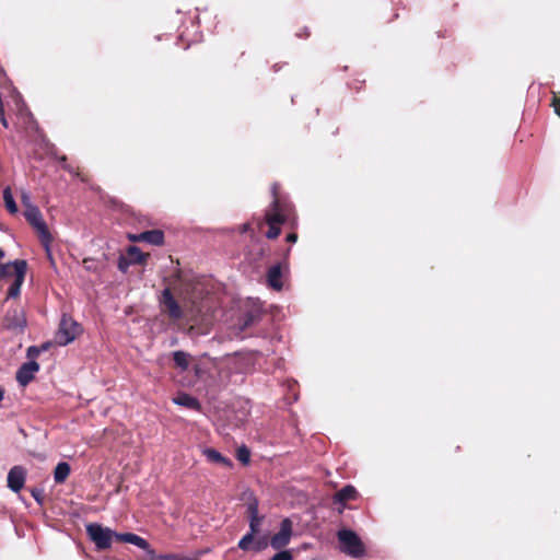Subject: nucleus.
Instances as JSON below:
<instances>
[{"label":"nucleus","mask_w":560,"mask_h":560,"mask_svg":"<svg viewBox=\"0 0 560 560\" xmlns=\"http://www.w3.org/2000/svg\"><path fill=\"white\" fill-rule=\"evenodd\" d=\"M551 106L555 113L560 117V92H552Z\"/></svg>","instance_id":"33"},{"label":"nucleus","mask_w":560,"mask_h":560,"mask_svg":"<svg viewBox=\"0 0 560 560\" xmlns=\"http://www.w3.org/2000/svg\"><path fill=\"white\" fill-rule=\"evenodd\" d=\"M140 240L151 245L161 246L164 243V233L161 230H150L140 233Z\"/></svg>","instance_id":"19"},{"label":"nucleus","mask_w":560,"mask_h":560,"mask_svg":"<svg viewBox=\"0 0 560 560\" xmlns=\"http://www.w3.org/2000/svg\"><path fill=\"white\" fill-rule=\"evenodd\" d=\"M24 217L26 221L36 230L40 243L44 245L47 252L52 241V236L47 228V224L43 220L42 212L36 206L27 205L24 210Z\"/></svg>","instance_id":"5"},{"label":"nucleus","mask_w":560,"mask_h":560,"mask_svg":"<svg viewBox=\"0 0 560 560\" xmlns=\"http://www.w3.org/2000/svg\"><path fill=\"white\" fill-rule=\"evenodd\" d=\"M31 494L36 500L37 503L43 504V501H44V491H43V489L33 488L31 490Z\"/></svg>","instance_id":"34"},{"label":"nucleus","mask_w":560,"mask_h":560,"mask_svg":"<svg viewBox=\"0 0 560 560\" xmlns=\"http://www.w3.org/2000/svg\"><path fill=\"white\" fill-rule=\"evenodd\" d=\"M3 75H4V73H3L2 69L0 68V77H3Z\"/></svg>","instance_id":"44"},{"label":"nucleus","mask_w":560,"mask_h":560,"mask_svg":"<svg viewBox=\"0 0 560 560\" xmlns=\"http://www.w3.org/2000/svg\"><path fill=\"white\" fill-rule=\"evenodd\" d=\"M255 230H257V219H253V221L244 223L240 228L241 233H249V232L254 233Z\"/></svg>","instance_id":"28"},{"label":"nucleus","mask_w":560,"mask_h":560,"mask_svg":"<svg viewBox=\"0 0 560 560\" xmlns=\"http://www.w3.org/2000/svg\"><path fill=\"white\" fill-rule=\"evenodd\" d=\"M26 271L27 261L24 259H16L14 261L0 265V280L13 279V282L8 289L7 299H16L20 295Z\"/></svg>","instance_id":"3"},{"label":"nucleus","mask_w":560,"mask_h":560,"mask_svg":"<svg viewBox=\"0 0 560 560\" xmlns=\"http://www.w3.org/2000/svg\"><path fill=\"white\" fill-rule=\"evenodd\" d=\"M340 550L352 557L361 558L365 555V546L358 534L351 529H340L337 533Z\"/></svg>","instance_id":"6"},{"label":"nucleus","mask_w":560,"mask_h":560,"mask_svg":"<svg viewBox=\"0 0 560 560\" xmlns=\"http://www.w3.org/2000/svg\"><path fill=\"white\" fill-rule=\"evenodd\" d=\"M0 122L1 125L4 127V128H8L9 127V124H8V120L5 118V114L4 112H2V115H0Z\"/></svg>","instance_id":"38"},{"label":"nucleus","mask_w":560,"mask_h":560,"mask_svg":"<svg viewBox=\"0 0 560 560\" xmlns=\"http://www.w3.org/2000/svg\"><path fill=\"white\" fill-rule=\"evenodd\" d=\"M71 471L70 465L66 462H60L54 470V479L56 483H62L67 480Z\"/></svg>","instance_id":"21"},{"label":"nucleus","mask_w":560,"mask_h":560,"mask_svg":"<svg viewBox=\"0 0 560 560\" xmlns=\"http://www.w3.org/2000/svg\"><path fill=\"white\" fill-rule=\"evenodd\" d=\"M28 200H30L28 195H27V194H23V195H22V201H23V203L25 205V208L27 207V205H31V203L28 202Z\"/></svg>","instance_id":"40"},{"label":"nucleus","mask_w":560,"mask_h":560,"mask_svg":"<svg viewBox=\"0 0 560 560\" xmlns=\"http://www.w3.org/2000/svg\"><path fill=\"white\" fill-rule=\"evenodd\" d=\"M42 352V349L36 347V346H32L27 349V358L31 360H34L35 358H37Z\"/></svg>","instance_id":"35"},{"label":"nucleus","mask_w":560,"mask_h":560,"mask_svg":"<svg viewBox=\"0 0 560 560\" xmlns=\"http://www.w3.org/2000/svg\"><path fill=\"white\" fill-rule=\"evenodd\" d=\"M126 257L130 259L132 265H143L150 257V254L142 253L137 246H129Z\"/></svg>","instance_id":"20"},{"label":"nucleus","mask_w":560,"mask_h":560,"mask_svg":"<svg viewBox=\"0 0 560 560\" xmlns=\"http://www.w3.org/2000/svg\"><path fill=\"white\" fill-rule=\"evenodd\" d=\"M270 191L272 195V201L268 210H283V211H292L291 206L281 201L279 191L280 184L275 182L271 184Z\"/></svg>","instance_id":"17"},{"label":"nucleus","mask_w":560,"mask_h":560,"mask_svg":"<svg viewBox=\"0 0 560 560\" xmlns=\"http://www.w3.org/2000/svg\"><path fill=\"white\" fill-rule=\"evenodd\" d=\"M1 326L3 329L9 330L15 335L24 332L27 326V319L25 311L20 305H14L5 312Z\"/></svg>","instance_id":"7"},{"label":"nucleus","mask_w":560,"mask_h":560,"mask_svg":"<svg viewBox=\"0 0 560 560\" xmlns=\"http://www.w3.org/2000/svg\"><path fill=\"white\" fill-rule=\"evenodd\" d=\"M4 397V390L0 387V402L2 401Z\"/></svg>","instance_id":"42"},{"label":"nucleus","mask_w":560,"mask_h":560,"mask_svg":"<svg viewBox=\"0 0 560 560\" xmlns=\"http://www.w3.org/2000/svg\"><path fill=\"white\" fill-rule=\"evenodd\" d=\"M128 238L131 242H142V240H140V233L139 234H128Z\"/></svg>","instance_id":"37"},{"label":"nucleus","mask_w":560,"mask_h":560,"mask_svg":"<svg viewBox=\"0 0 560 560\" xmlns=\"http://www.w3.org/2000/svg\"><path fill=\"white\" fill-rule=\"evenodd\" d=\"M82 262H83V267L86 270L93 271V272L98 271V264L93 258H84Z\"/></svg>","instance_id":"30"},{"label":"nucleus","mask_w":560,"mask_h":560,"mask_svg":"<svg viewBox=\"0 0 560 560\" xmlns=\"http://www.w3.org/2000/svg\"><path fill=\"white\" fill-rule=\"evenodd\" d=\"M270 560H293V556L290 550L280 549Z\"/></svg>","instance_id":"32"},{"label":"nucleus","mask_w":560,"mask_h":560,"mask_svg":"<svg viewBox=\"0 0 560 560\" xmlns=\"http://www.w3.org/2000/svg\"><path fill=\"white\" fill-rule=\"evenodd\" d=\"M292 211L266 210L262 219H257V231L261 232L264 226H268L265 235L269 240L277 238L281 232L280 225L290 219Z\"/></svg>","instance_id":"4"},{"label":"nucleus","mask_w":560,"mask_h":560,"mask_svg":"<svg viewBox=\"0 0 560 560\" xmlns=\"http://www.w3.org/2000/svg\"><path fill=\"white\" fill-rule=\"evenodd\" d=\"M173 360L177 368L185 371L189 366V354L184 351H175L173 352Z\"/></svg>","instance_id":"22"},{"label":"nucleus","mask_w":560,"mask_h":560,"mask_svg":"<svg viewBox=\"0 0 560 560\" xmlns=\"http://www.w3.org/2000/svg\"><path fill=\"white\" fill-rule=\"evenodd\" d=\"M147 552L152 556V560H179L178 556L173 553L155 556L151 548L150 551Z\"/></svg>","instance_id":"31"},{"label":"nucleus","mask_w":560,"mask_h":560,"mask_svg":"<svg viewBox=\"0 0 560 560\" xmlns=\"http://www.w3.org/2000/svg\"><path fill=\"white\" fill-rule=\"evenodd\" d=\"M207 460L213 464L221 465L223 467H232V462L230 458L223 456L220 452L214 448L207 447L202 451Z\"/></svg>","instance_id":"18"},{"label":"nucleus","mask_w":560,"mask_h":560,"mask_svg":"<svg viewBox=\"0 0 560 560\" xmlns=\"http://www.w3.org/2000/svg\"><path fill=\"white\" fill-rule=\"evenodd\" d=\"M86 534L95 544L97 550L109 549L115 538L117 541L132 544L144 551H150V544L139 535L133 533H116L98 523L88 524Z\"/></svg>","instance_id":"1"},{"label":"nucleus","mask_w":560,"mask_h":560,"mask_svg":"<svg viewBox=\"0 0 560 560\" xmlns=\"http://www.w3.org/2000/svg\"><path fill=\"white\" fill-rule=\"evenodd\" d=\"M358 497V491L353 486H346L339 491H337L334 495V503L340 504L339 512H342V510L346 506V503L348 501H353Z\"/></svg>","instance_id":"14"},{"label":"nucleus","mask_w":560,"mask_h":560,"mask_svg":"<svg viewBox=\"0 0 560 560\" xmlns=\"http://www.w3.org/2000/svg\"><path fill=\"white\" fill-rule=\"evenodd\" d=\"M268 547V539L266 536H260L254 539V544L252 547L253 551L259 552L265 550Z\"/></svg>","instance_id":"27"},{"label":"nucleus","mask_w":560,"mask_h":560,"mask_svg":"<svg viewBox=\"0 0 560 560\" xmlns=\"http://www.w3.org/2000/svg\"><path fill=\"white\" fill-rule=\"evenodd\" d=\"M255 535L256 534H254L252 532H248L246 535H244L241 538V540L237 544V547L241 550H243V551L252 550V547H253V544H254V539H255Z\"/></svg>","instance_id":"24"},{"label":"nucleus","mask_w":560,"mask_h":560,"mask_svg":"<svg viewBox=\"0 0 560 560\" xmlns=\"http://www.w3.org/2000/svg\"><path fill=\"white\" fill-rule=\"evenodd\" d=\"M173 402L190 410L201 411L200 401L187 393H179L173 398Z\"/></svg>","instance_id":"15"},{"label":"nucleus","mask_w":560,"mask_h":560,"mask_svg":"<svg viewBox=\"0 0 560 560\" xmlns=\"http://www.w3.org/2000/svg\"><path fill=\"white\" fill-rule=\"evenodd\" d=\"M39 370V364L35 360L23 363L16 371L15 378L21 386L28 385Z\"/></svg>","instance_id":"10"},{"label":"nucleus","mask_w":560,"mask_h":560,"mask_svg":"<svg viewBox=\"0 0 560 560\" xmlns=\"http://www.w3.org/2000/svg\"><path fill=\"white\" fill-rule=\"evenodd\" d=\"M247 515L249 518V532L257 534L260 529L262 517L258 513V500L256 497L250 495L247 504Z\"/></svg>","instance_id":"11"},{"label":"nucleus","mask_w":560,"mask_h":560,"mask_svg":"<svg viewBox=\"0 0 560 560\" xmlns=\"http://www.w3.org/2000/svg\"><path fill=\"white\" fill-rule=\"evenodd\" d=\"M81 332L80 325L71 317L62 316L58 331L56 334V342L66 346L72 342Z\"/></svg>","instance_id":"8"},{"label":"nucleus","mask_w":560,"mask_h":560,"mask_svg":"<svg viewBox=\"0 0 560 560\" xmlns=\"http://www.w3.org/2000/svg\"><path fill=\"white\" fill-rule=\"evenodd\" d=\"M26 478V469L23 466H14L10 469L8 474V487L13 492H20L24 487Z\"/></svg>","instance_id":"12"},{"label":"nucleus","mask_w":560,"mask_h":560,"mask_svg":"<svg viewBox=\"0 0 560 560\" xmlns=\"http://www.w3.org/2000/svg\"><path fill=\"white\" fill-rule=\"evenodd\" d=\"M281 264L273 265L267 272V283L273 290L280 291L283 288Z\"/></svg>","instance_id":"16"},{"label":"nucleus","mask_w":560,"mask_h":560,"mask_svg":"<svg viewBox=\"0 0 560 560\" xmlns=\"http://www.w3.org/2000/svg\"><path fill=\"white\" fill-rule=\"evenodd\" d=\"M260 320V315L254 312L245 313L240 319L238 323L234 326L235 335L243 338L244 332L253 326L254 324Z\"/></svg>","instance_id":"13"},{"label":"nucleus","mask_w":560,"mask_h":560,"mask_svg":"<svg viewBox=\"0 0 560 560\" xmlns=\"http://www.w3.org/2000/svg\"><path fill=\"white\" fill-rule=\"evenodd\" d=\"M62 168L68 172L69 174L78 177L81 182L86 183L89 180V176L86 174H83L79 166H72L71 164H62Z\"/></svg>","instance_id":"25"},{"label":"nucleus","mask_w":560,"mask_h":560,"mask_svg":"<svg viewBox=\"0 0 560 560\" xmlns=\"http://www.w3.org/2000/svg\"><path fill=\"white\" fill-rule=\"evenodd\" d=\"M4 257V252L0 248V260Z\"/></svg>","instance_id":"43"},{"label":"nucleus","mask_w":560,"mask_h":560,"mask_svg":"<svg viewBox=\"0 0 560 560\" xmlns=\"http://www.w3.org/2000/svg\"><path fill=\"white\" fill-rule=\"evenodd\" d=\"M3 200H4V206H5L7 210L10 213L15 214L18 212V206H16V203L14 201V198H13V195H12V191H11L10 187L4 188V190H3Z\"/></svg>","instance_id":"23"},{"label":"nucleus","mask_w":560,"mask_h":560,"mask_svg":"<svg viewBox=\"0 0 560 560\" xmlns=\"http://www.w3.org/2000/svg\"><path fill=\"white\" fill-rule=\"evenodd\" d=\"M180 299L183 300V307L175 300L170 288H165L160 296L161 310L164 314L168 316L172 320L182 319L185 316V312L187 316L191 319L196 318L202 312V306L200 301L195 296H188V293H184L183 291L179 293Z\"/></svg>","instance_id":"2"},{"label":"nucleus","mask_w":560,"mask_h":560,"mask_svg":"<svg viewBox=\"0 0 560 560\" xmlns=\"http://www.w3.org/2000/svg\"><path fill=\"white\" fill-rule=\"evenodd\" d=\"M56 159L58 160V162L62 165V164H68V161H67V156L66 155H56Z\"/></svg>","instance_id":"39"},{"label":"nucleus","mask_w":560,"mask_h":560,"mask_svg":"<svg viewBox=\"0 0 560 560\" xmlns=\"http://www.w3.org/2000/svg\"><path fill=\"white\" fill-rule=\"evenodd\" d=\"M49 347H50V343H49V342H45V343H43L39 348L42 349V352H43V351L48 350V349H49Z\"/></svg>","instance_id":"41"},{"label":"nucleus","mask_w":560,"mask_h":560,"mask_svg":"<svg viewBox=\"0 0 560 560\" xmlns=\"http://www.w3.org/2000/svg\"><path fill=\"white\" fill-rule=\"evenodd\" d=\"M298 241V234L295 232L289 233L287 235V242L295 243Z\"/></svg>","instance_id":"36"},{"label":"nucleus","mask_w":560,"mask_h":560,"mask_svg":"<svg viewBox=\"0 0 560 560\" xmlns=\"http://www.w3.org/2000/svg\"><path fill=\"white\" fill-rule=\"evenodd\" d=\"M130 265H132V262L130 261L129 258H127L124 255L119 256V258H118V269L121 272H124V273L127 272Z\"/></svg>","instance_id":"29"},{"label":"nucleus","mask_w":560,"mask_h":560,"mask_svg":"<svg viewBox=\"0 0 560 560\" xmlns=\"http://www.w3.org/2000/svg\"><path fill=\"white\" fill-rule=\"evenodd\" d=\"M236 458L244 465H247L250 460V451L247 446L242 445L236 450Z\"/></svg>","instance_id":"26"},{"label":"nucleus","mask_w":560,"mask_h":560,"mask_svg":"<svg viewBox=\"0 0 560 560\" xmlns=\"http://www.w3.org/2000/svg\"><path fill=\"white\" fill-rule=\"evenodd\" d=\"M292 536V522L290 518H284L280 524V530L270 538V546L280 550L289 545Z\"/></svg>","instance_id":"9"}]
</instances>
